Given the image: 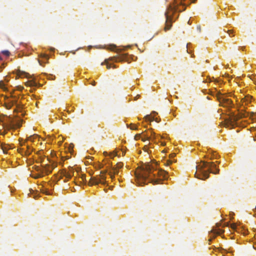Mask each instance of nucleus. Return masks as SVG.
I'll list each match as a JSON object with an SVG mask.
<instances>
[{
  "instance_id": "nucleus-1",
  "label": "nucleus",
  "mask_w": 256,
  "mask_h": 256,
  "mask_svg": "<svg viewBox=\"0 0 256 256\" xmlns=\"http://www.w3.org/2000/svg\"><path fill=\"white\" fill-rule=\"evenodd\" d=\"M168 173L163 170L155 169L154 166L149 164L142 166L138 172H136L137 183L140 186L148 182L154 184H160V182L168 178Z\"/></svg>"
},
{
  "instance_id": "nucleus-2",
  "label": "nucleus",
  "mask_w": 256,
  "mask_h": 256,
  "mask_svg": "<svg viewBox=\"0 0 256 256\" xmlns=\"http://www.w3.org/2000/svg\"><path fill=\"white\" fill-rule=\"evenodd\" d=\"M196 172L195 176L196 178L205 180L209 178V174H217L219 173V169L216 168V164L213 162L202 161L196 166Z\"/></svg>"
},
{
  "instance_id": "nucleus-3",
  "label": "nucleus",
  "mask_w": 256,
  "mask_h": 256,
  "mask_svg": "<svg viewBox=\"0 0 256 256\" xmlns=\"http://www.w3.org/2000/svg\"><path fill=\"white\" fill-rule=\"evenodd\" d=\"M107 172L106 170L100 171L98 176L92 177L88 182L89 185H98L99 184H105L106 183V174Z\"/></svg>"
},
{
  "instance_id": "nucleus-4",
  "label": "nucleus",
  "mask_w": 256,
  "mask_h": 256,
  "mask_svg": "<svg viewBox=\"0 0 256 256\" xmlns=\"http://www.w3.org/2000/svg\"><path fill=\"white\" fill-rule=\"evenodd\" d=\"M2 124V130L4 129L6 130H9L14 128V120L10 117L4 116L0 118Z\"/></svg>"
},
{
  "instance_id": "nucleus-5",
  "label": "nucleus",
  "mask_w": 256,
  "mask_h": 256,
  "mask_svg": "<svg viewBox=\"0 0 256 256\" xmlns=\"http://www.w3.org/2000/svg\"><path fill=\"white\" fill-rule=\"evenodd\" d=\"M221 94L220 92H218L216 95L218 100L220 102V104L222 106L232 108L233 106L232 100L223 97Z\"/></svg>"
},
{
  "instance_id": "nucleus-6",
  "label": "nucleus",
  "mask_w": 256,
  "mask_h": 256,
  "mask_svg": "<svg viewBox=\"0 0 256 256\" xmlns=\"http://www.w3.org/2000/svg\"><path fill=\"white\" fill-rule=\"evenodd\" d=\"M126 58V54H122L120 56H114L111 58H110L108 59L105 60L104 62L102 63V65H104V64L106 65L107 69L109 70L111 68V66L108 62V60H114V62H122L125 60Z\"/></svg>"
},
{
  "instance_id": "nucleus-7",
  "label": "nucleus",
  "mask_w": 256,
  "mask_h": 256,
  "mask_svg": "<svg viewBox=\"0 0 256 256\" xmlns=\"http://www.w3.org/2000/svg\"><path fill=\"white\" fill-rule=\"evenodd\" d=\"M248 112H246L245 110L243 111L242 110L241 112H240L238 115L233 114V115L230 118V124L234 126L239 119L246 117L248 116Z\"/></svg>"
},
{
  "instance_id": "nucleus-8",
  "label": "nucleus",
  "mask_w": 256,
  "mask_h": 256,
  "mask_svg": "<svg viewBox=\"0 0 256 256\" xmlns=\"http://www.w3.org/2000/svg\"><path fill=\"white\" fill-rule=\"evenodd\" d=\"M186 9V7L184 6V4L182 2V0H176L174 2V6H170L169 10L172 11H183Z\"/></svg>"
},
{
  "instance_id": "nucleus-9",
  "label": "nucleus",
  "mask_w": 256,
  "mask_h": 256,
  "mask_svg": "<svg viewBox=\"0 0 256 256\" xmlns=\"http://www.w3.org/2000/svg\"><path fill=\"white\" fill-rule=\"evenodd\" d=\"M164 15L166 16V20L164 30L166 32L170 30L172 26V14H170L169 11H166L165 12Z\"/></svg>"
},
{
  "instance_id": "nucleus-10",
  "label": "nucleus",
  "mask_w": 256,
  "mask_h": 256,
  "mask_svg": "<svg viewBox=\"0 0 256 256\" xmlns=\"http://www.w3.org/2000/svg\"><path fill=\"white\" fill-rule=\"evenodd\" d=\"M124 164L122 162H118L116 166H112V170L113 171L109 172H108V175H110V178L113 180L114 178V175H118L119 174L118 169L121 168L123 167Z\"/></svg>"
},
{
  "instance_id": "nucleus-11",
  "label": "nucleus",
  "mask_w": 256,
  "mask_h": 256,
  "mask_svg": "<svg viewBox=\"0 0 256 256\" xmlns=\"http://www.w3.org/2000/svg\"><path fill=\"white\" fill-rule=\"evenodd\" d=\"M50 162V164H46L43 166V168H41L42 173L48 174L51 173L52 170L56 166V164L54 162H52L51 163Z\"/></svg>"
},
{
  "instance_id": "nucleus-12",
  "label": "nucleus",
  "mask_w": 256,
  "mask_h": 256,
  "mask_svg": "<svg viewBox=\"0 0 256 256\" xmlns=\"http://www.w3.org/2000/svg\"><path fill=\"white\" fill-rule=\"evenodd\" d=\"M223 231L220 229H214L213 228L211 230L210 233V238L209 239V240L210 241L212 238H214L218 234H220L221 233H222Z\"/></svg>"
},
{
  "instance_id": "nucleus-13",
  "label": "nucleus",
  "mask_w": 256,
  "mask_h": 256,
  "mask_svg": "<svg viewBox=\"0 0 256 256\" xmlns=\"http://www.w3.org/2000/svg\"><path fill=\"white\" fill-rule=\"evenodd\" d=\"M8 98V102L10 104L13 106L14 104H16L17 102L18 98L15 96H12L10 99Z\"/></svg>"
},
{
  "instance_id": "nucleus-14",
  "label": "nucleus",
  "mask_w": 256,
  "mask_h": 256,
  "mask_svg": "<svg viewBox=\"0 0 256 256\" xmlns=\"http://www.w3.org/2000/svg\"><path fill=\"white\" fill-rule=\"evenodd\" d=\"M60 174L62 176L66 177V178H70V175L68 174V172L66 169H64L60 172Z\"/></svg>"
},
{
  "instance_id": "nucleus-15",
  "label": "nucleus",
  "mask_w": 256,
  "mask_h": 256,
  "mask_svg": "<svg viewBox=\"0 0 256 256\" xmlns=\"http://www.w3.org/2000/svg\"><path fill=\"white\" fill-rule=\"evenodd\" d=\"M40 190L42 192L46 195L50 194V192H49L48 189L46 188H44V186H42V188H40Z\"/></svg>"
},
{
  "instance_id": "nucleus-16",
  "label": "nucleus",
  "mask_w": 256,
  "mask_h": 256,
  "mask_svg": "<svg viewBox=\"0 0 256 256\" xmlns=\"http://www.w3.org/2000/svg\"><path fill=\"white\" fill-rule=\"evenodd\" d=\"M68 174L70 175V178L74 176V169L72 167L70 166L68 168V170H66Z\"/></svg>"
},
{
  "instance_id": "nucleus-17",
  "label": "nucleus",
  "mask_w": 256,
  "mask_h": 256,
  "mask_svg": "<svg viewBox=\"0 0 256 256\" xmlns=\"http://www.w3.org/2000/svg\"><path fill=\"white\" fill-rule=\"evenodd\" d=\"M22 120H18L16 122H14V128H12V129H15L17 128H20L22 126Z\"/></svg>"
},
{
  "instance_id": "nucleus-18",
  "label": "nucleus",
  "mask_w": 256,
  "mask_h": 256,
  "mask_svg": "<svg viewBox=\"0 0 256 256\" xmlns=\"http://www.w3.org/2000/svg\"><path fill=\"white\" fill-rule=\"evenodd\" d=\"M38 136L37 134H34L32 136H30L27 138L28 140H30L32 142H34V140L36 138H38Z\"/></svg>"
},
{
  "instance_id": "nucleus-19",
  "label": "nucleus",
  "mask_w": 256,
  "mask_h": 256,
  "mask_svg": "<svg viewBox=\"0 0 256 256\" xmlns=\"http://www.w3.org/2000/svg\"><path fill=\"white\" fill-rule=\"evenodd\" d=\"M27 150L25 152V154L26 156H29L31 154L33 150V148H31L30 146H26Z\"/></svg>"
},
{
  "instance_id": "nucleus-20",
  "label": "nucleus",
  "mask_w": 256,
  "mask_h": 256,
  "mask_svg": "<svg viewBox=\"0 0 256 256\" xmlns=\"http://www.w3.org/2000/svg\"><path fill=\"white\" fill-rule=\"evenodd\" d=\"M37 170L40 172V174H38L36 176H34V178H38L44 176V174L42 172L41 168H38Z\"/></svg>"
},
{
  "instance_id": "nucleus-21",
  "label": "nucleus",
  "mask_w": 256,
  "mask_h": 256,
  "mask_svg": "<svg viewBox=\"0 0 256 256\" xmlns=\"http://www.w3.org/2000/svg\"><path fill=\"white\" fill-rule=\"evenodd\" d=\"M252 97L250 96H246L242 99L244 102H246V104L250 102Z\"/></svg>"
},
{
  "instance_id": "nucleus-22",
  "label": "nucleus",
  "mask_w": 256,
  "mask_h": 256,
  "mask_svg": "<svg viewBox=\"0 0 256 256\" xmlns=\"http://www.w3.org/2000/svg\"><path fill=\"white\" fill-rule=\"evenodd\" d=\"M144 119H145V120L146 121L152 122V121H153L154 120V118L152 117L150 115H146V116H145Z\"/></svg>"
},
{
  "instance_id": "nucleus-23",
  "label": "nucleus",
  "mask_w": 256,
  "mask_h": 256,
  "mask_svg": "<svg viewBox=\"0 0 256 256\" xmlns=\"http://www.w3.org/2000/svg\"><path fill=\"white\" fill-rule=\"evenodd\" d=\"M41 57L44 60H46V61H48V58H49V56L47 54H42V56H41Z\"/></svg>"
},
{
  "instance_id": "nucleus-24",
  "label": "nucleus",
  "mask_w": 256,
  "mask_h": 256,
  "mask_svg": "<svg viewBox=\"0 0 256 256\" xmlns=\"http://www.w3.org/2000/svg\"><path fill=\"white\" fill-rule=\"evenodd\" d=\"M2 53L4 55L6 56H9L10 54V52L8 50H2Z\"/></svg>"
},
{
  "instance_id": "nucleus-25",
  "label": "nucleus",
  "mask_w": 256,
  "mask_h": 256,
  "mask_svg": "<svg viewBox=\"0 0 256 256\" xmlns=\"http://www.w3.org/2000/svg\"><path fill=\"white\" fill-rule=\"evenodd\" d=\"M5 106H6V107L7 109H10L12 106V104H10L8 102H6L5 103Z\"/></svg>"
},
{
  "instance_id": "nucleus-26",
  "label": "nucleus",
  "mask_w": 256,
  "mask_h": 256,
  "mask_svg": "<svg viewBox=\"0 0 256 256\" xmlns=\"http://www.w3.org/2000/svg\"><path fill=\"white\" fill-rule=\"evenodd\" d=\"M28 86H36V83L34 82L30 81L28 82Z\"/></svg>"
},
{
  "instance_id": "nucleus-27",
  "label": "nucleus",
  "mask_w": 256,
  "mask_h": 256,
  "mask_svg": "<svg viewBox=\"0 0 256 256\" xmlns=\"http://www.w3.org/2000/svg\"><path fill=\"white\" fill-rule=\"evenodd\" d=\"M130 128L131 130H136L137 128V126L134 124H131Z\"/></svg>"
},
{
  "instance_id": "nucleus-28",
  "label": "nucleus",
  "mask_w": 256,
  "mask_h": 256,
  "mask_svg": "<svg viewBox=\"0 0 256 256\" xmlns=\"http://www.w3.org/2000/svg\"><path fill=\"white\" fill-rule=\"evenodd\" d=\"M0 87L2 88H3V89H5L6 88L5 84H4V82L2 81H0Z\"/></svg>"
},
{
  "instance_id": "nucleus-29",
  "label": "nucleus",
  "mask_w": 256,
  "mask_h": 256,
  "mask_svg": "<svg viewBox=\"0 0 256 256\" xmlns=\"http://www.w3.org/2000/svg\"><path fill=\"white\" fill-rule=\"evenodd\" d=\"M116 48V46L115 45H110L109 46L108 49L114 50Z\"/></svg>"
},
{
  "instance_id": "nucleus-30",
  "label": "nucleus",
  "mask_w": 256,
  "mask_h": 256,
  "mask_svg": "<svg viewBox=\"0 0 256 256\" xmlns=\"http://www.w3.org/2000/svg\"><path fill=\"white\" fill-rule=\"evenodd\" d=\"M230 227L232 229L235 230L236 228V224H230Z\"/></svg>"
},
{
  "instance_id": "nucleus-31",
  "label": "nucleus",
  "mask_w": 256,
  "mask_h": 256,
  "mask_svg": "<svg viewBox=\"0 0 256 256\" xmlns=\"http://www.w3.org/2000/svg\"><path fill=\"white\" fill-rule=\"evenodd\" d=\"M82 179L83 181H86V176L84 174L82 175Z\"/></svg>"
},
{
  "instance_id": "nucleus-32",
  "label": "nucleus",
  "mask_w": 256,
  "mask_h": 256,
  "mask_svg": "<svg viewBox=\"0 0 256 256\" xmlns=\"http://www.w3.org/2000/svg\"><path fill=\"white\" fill-rule=\"evenodd\" d=\"M7 149H8V148H6V146H2V150L4 152H6Z\"/></svg>"
},
{
  "instance_id": "nucleus-33",
  "label": "nucleus",
  "mask_w": 256,
  "mask_h": 256,
  "mask_svg": "<svg viewBox=\"0 0 256 256\" xmlns=\"http://www.w3.org/2000/svg\"><path fill=\"white\" fill-rule=\"evenodd\" d=\"M140 137V134H137L135 136L134 138L136 140L139 138Z\"/></svg>"
},
{
  "instance_id": "nucleus-34",
  "label": "nucleus",
  "mask_w": 256,
  "mask_h": 256,
  "mask_svg": "<svg viewBox=\"0 0 256 256\" xmlns=\"http://www.w3.org/2000/svg\"><path fill=\"white\" fill-rule=\"evenodd\" d=\"M3 130H4V132H0V134H2V135H4V134H6L7 133V132L8 130H6L4 129H3Z\"/></svg>"
},
{
  "instance_id": "nucleus-35",
  "label": "nucleus",
  "mask_w": 256,
  "mask_h": 256,
  "mask_svg": "<svg viewBox=\"0 0 256 256\" xmlns=\"http://www.w3.org/2000/svg\"><path fill=\"white\" fill-rule=\"evenodd\" d=\"M108 155H109V156H110V158H113V157H114V156H116V154H114V155H113L112 154H109Z\"/></svg>"
},
{
  "instance_id": "nucleus-36",
  "label": "nucleus",
  "mask_w": 256,
  "mask_h": 256,
  "mask_svg": "<svg viewBox=\"0 0 256 256\" xmlns=\"http://www.w3.org/2000/svg\"><path fill=\"white\" fill-rule=\"evenodd\" d=\"M174 156H175V154H174V153L171 154H170V158H173V157H174Z\"/></svg>"
},
{
  "instance_id": "nucleus-37",
  "label": "nucleus",
  "mask_w": 256,
  "mask_h": 256,
  "mask_svg": "<svg viewBox=\"0 0 256 256\" xmlns=\"http://www.w3.org/2000/svg\"><path fill=\"white\" fill-rule=\"evenodd\" d=\"M172 160H168V162H167V164H168V165H169V164H172Z\"/></svg>"
},
{
  "instance_id": "nucleus-38",
  "label": "nucleus",
  "mask_w": 256,
  "mask_h": 256,
  "mask_svg": "<svg viewBox=\"0 0 256 256\" xmlns=\"http://www.w3.org/2000/svg\"><path fill=\"white\" fill-rule=\"evenodd\" d=\"M104 156H108V152H104Z\"/></svg>"
},
{
  "instance_id": "nucleus-39",
  "label": "nucleus",
  "mask_w": 256,
  "mask_h": 256,
  "mask_svg": "<svg viewBox=\"0 0 256 256\" xmlns=\"http://www.w3.org/2000/svg\"><path fill=\"white\" fill-rule=\"evenodd\" d=\"M38 62H39V63H40V65H41V66H42V63L41 60H39V61H38Z\"/></svg>"
},
{
  "instance_id": "nucleus-40",
  "label": "nucleus",
  "mask_w": 256,
  "mask_h": 256,
  "mask_svg": "<svg viewBox=\"0 0 256 256\" xmlns=\"http://www.w3.org/2000/svg\"><path fill=\"white\" fill-rule=\"evenodd\" d=\"M125 154H126V152H122V156H124Z\"/></svg>"
},
{
  "instance_id": "nucleus-41",
  "label": "nucleus",
  "mask_w": 256,
  "mask_h": 256,
  "mask_svg": "<svg viewBox=\"0 0 256 256\" xmlns=\"http://www.w3.org/2000/svg\"><path fill=\"white\" fill-rule=\"evenodd\" d=\"M253 115H255V114H254V112H252L251 116H252Z\"/></svg>"
},
{
  "instance_id": "nucleus-42",
  "label": "nucleus",
  "mask_w": 256,
  "mask_h": 256,
  "mask_svg": "<svg viewBox=\"0 0 256 256\" xmlns=\"http://www.w3.org/2000/svg\"><path fill=\"white\" fill-rule=\"evenodd\" d=\"M95 84H96V82H92V84L93 86H94V85H95Z\"/></svg>"
},
{
  "instance_id": "nucleus-43",
  "label": "nucleus",
  "mask_w": 256,
  "mask_h": 256,
  "mask_svg": "<svg viewBox=\"0 0 256 256\" xmlns=\"http://www.w3.org/2000/svg\"><path fill=\"white\" fill-rule=\"evenodd\" d=\"M0 128H2V124H0ZM2 130H0V132H1Z\"/></svg>"
},
{
  "instance_id": "nucleus-44",
  "label": "nucleus",
  "mask_w": 256,
  "mask_h": 256,
  "mask_svg": "<svg viewBox=\"0 0 256 256\" xmlns=\"http://www.w3.org/2000/svg\"><path fill=\"white\" fill-rule=\"evenodd\" d=\"M196 0H192V2H194Z\"/></svg>"
},
{
  "instance_id": "nucleus-45",
  "label": "nucleus",
  "mask_w": 256,
  "mask_h": 256,
  "mask_svg": "<svg viewBox=\"0 0 256 256\" xmlns=\"http://www.w3.org/2000/svg\"><path fill=\"white\" fill-rule=\"evenodd\" d=\"M152 134H154V132H152Z\"/></svg>"
},
{
  "instance_id": "nucleus-46",
  "label": "nucleus",
  "mask_w": 256,
  "mask_h": 256,
  "mask_svg": "<svg viewBox=\"0 0 256 256\" xmlns=\"http://www.w3.org/2000/svg\"><path fill=\"white\" fill-rule=\"evenodd\" d=\"M113 67H114V68H116L115 65H114V66H113Z\"/></svg>"
},
{
  "instance_id": "nucleus-47",
  "label": "nucleus",
  "mask_w": 256,
  "mask_h": 256,
  "mask_svg": "<svg viewBox=\"0 0 256 256\" xmlns=\"http://www.w3.org/2000/svg\"><path fill=\"white\" fill-rule=\"evenodd\" d=\"M40 152H38V154H40Z\"/></svg>"
},
{
  "instance_id": "nucleus-48",
  "label": "nucleus",
  "mask_w": 256,
  "mask_h": 256,
  "mask_svg": "<svg viewBox=\"0 0 256 256\" xmlns=\"http://www.w3.org/2000/svg\"><path fill=\"white\" fill-rule=\"evenodd\" d=\"M230 32H229V34L230 35Z\"/></svg>"
}]
</instances>
